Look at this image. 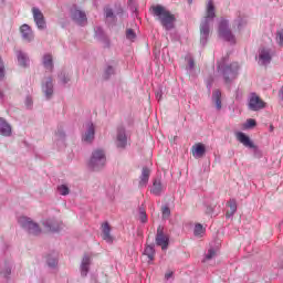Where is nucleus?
Listing matches in <instances>:
<instances>
[{"label":"nucleus","instance_id":"obj_1","mask_svg":"<svg viewBox=\"0 0 283 283\" xmlns=\"http://www.w3.org/2000/svg\"><path fill=\"white\" fill-rule=\"evenodd\" d=\"M216 19V4H213V0H209L206 7V17L201 20L200 23V43L201 45H207V41L209 40V25H211V21Z\"/></svg>","mask_w":283,"mask_h":283},{"label":"nucleus","instance_id":"obj_2","mask_svg":"<svg viewBox=\"0 0 283 283\" xmlns=\"http://www.w3.org/2000/svg\"><path fill=\"white\" fill-rule=\"evenodd\" d=\"M151 10L153 14H155V17H158L165 30H174V23H176V15L171 14L170 11H168L167 9H165V7L160 4L153 6Z\"/></svg>","mask_w":283,"mask_h":283},{"label":"nucleus","instance_id":"obj_3","mask_svg":"<svg viewBox=\"0 0 283 283\" xmlns=\"http://www.w3.org/2000/svg\"><path fill=\"white\" fill-rule=\"evenodd\" d=\"M107 164V156L105 155V150L97 148L93 150L88 167L93 169V171H101V169L105 168V165Z\"/></svg>","mask_w":283,"mask_h":283},{"label":"nucleus","instance_id":"obj_4","mask_svg":"<svg viewBox=\"0 0 283 283\" xmlns=\"http://www.w3.org/2000/svg\"><path fill=\"white\" fill-rule=\"evenodd\" d=\"M218 70H221L224 83H231L238 76V70H240V65L238 62L231 63L230 65H226L224 62L218 64Z\"/></svg>","mask_w":283,"mask_h":283},{"label":"nucleus","instance_id":"obj_5","mask_svg":"<svg viewBox=\"0 0 283 283\" xmlns=\"http://www.w3.org/2000/svg\"><path fill=\"white\" fill-rule=\"evenodd\" d=\"M18 222L24 231L30 233V235H39L41 233V227H39V223L32 221L28 217H20Z\"/></svg>","mask_w":283,"mask_h":283},{"label":"nucleus","instance_id":"obj_6","mask_svg":"<svg viewBox=\"0 0 283 283\" xmlns=\"http://www.w3.org/2000/svg\"><path fill=\"white\" fill-rule=\"evenodd\" d=\"M219 36L223 39V41H227L228 43H232L234 45L235 43V35L229 28V20H221L219 23Z\"/></svg>","mask_w":283,"mask_h":283},{"label":"nucleus","instance_id":"obj_7","mask_svg":"<svg viewBox=\"0 0 283 283\" xmlns=\"http://www.w3.org/2000/svg\"><path fill=\"white\" fill-rule=\"evenodd\" d=\"M41 87L45 99L51 101L52 96H54V78L52 76L44 77Z\"/></svg>","mask_w":283,"mask_h":283},{"label":"nucleus","instance_id":"obj_8","mask_svg":"<svg viewBox=\"0 0 283 283\" xmlns=\"http://www.w3.org/2000/svg\"><path fill=\"white\" fill-rule=\"evenodd\" d=\"M32 14H33V21L38 28V30H46L48 23L45 22V15H43V12L41 9L33 7L32 8Z\"/></svg>","mask_w":283,"mask_h":283},{"label":"nucleus","instance_id":"obj_9","mask_svg":"<svg viewBox=\"0 0 283 283\" xmlns=\"http://www.w3.org/2000/svg\"><path fill=\"white\" fill-rule=\"evenodd\" d=\"M165 228L163 226H159L157 228V234L155 238V242L157 247H161L163 251H167L169 248V237L165 234Z\"/></svg>","mask_w":283,"mask_h":283},{"label":"nucleus","instance_id":"obj_10","mask_svg":"<svg viewBox=\"0 0 283 283\" xmlns=\"http://www.w3.org/2000/svg\"><path fill=\"white\" fill-rule=\"evenodd\" d=\"M248 105L251 112H260V109H264V107H266V103L255 93H251Z\"/></svg>","mask_w":283,"mask_h":283},{"label":"nucleus","instance_id":"obj_11","mask_svg":"<svg viewBox=\"0 0 283 283\" xmlns=\"http://www.w3.org/2000/svg\"><path fill=\"white\" fill-rule=\"evenodd\" d=\"M95 136H96V128L94 126V123L86 122L85 123V132L82 135V140L84 143H94Z\"/></svg>","mask_w":283,"mask_h":283},{"label":"nucleus","instance_id":"obj_12","mask_svg":"<svg viewBox=\"0 0 283 283\" xmlns=\"http://www.w3.org/2000/svg\"><path fill=\"white\" fill-rule=\"evenodd\" d=\"M43 227L46 229V231H51V233H59L63 227V223L56 218H50L43 221Z\"/></svg>","mask_w":283,"mask_h":283},{"label":"nucleus","instance_id":"obj_13","mask_svg":"<svg viewBox=\"0 0 283 283\" xmlns=\"http://www.w3.org/2000/svg\"><path fill=\"white\" fill-rule=\"evenodd\" d=\"M115 145L118 149H125L127 147V133L123 126L117 127Z\"/></svg>","mask_w":283,"mask_h":283},{"label":"nucleus","instance_id":"obj_14","mask_svg":"<svg viewBox=\"0 0 283 283\" xmlns=\"http://www.w3.org/2000/svg\"><path fill=\"white\" fill-rule=\"evenodd\" d=\"M90 266H92V254L84 253L80 265L81 277H87V273H90Z\"/></svg>","mask_w":283,"mask_h":283},{"label":"nucleus","instance_id":"obj_15","mask_svg":"<svg viewBox=\"0 0 283 283\" xmlns=\"http://www.w3.org/2000/svg\"><path fill=\"white\" fill-rule=\"evenodd\" d=\"M237 139L241 145L244 147H248L249 149H254V154H258V146L251 140V137H249L247 134L239 132L237 133Z\"/></svg>","mask_w":283,"mask_h":283},{"label":"nucleus","instance_id":"obj_16","mask_svg":"<svg viewBox=\"0 0 283 283\" xmlns=\"http://www.w3.org/2000/svg\"><path fill=\"white\" fill-rule=\"evenodd\" d=\"M248 23L249 20L247 19V14L242 13V11H239L237 12V18L232 22V28H237L239 32H242Z\"/></svg>","mask_w":283,"mask_h":283},{"label":"nucleus","instance_id":"obj_17","mask_svg":"<svg viewBox=\"0 0 283 283\" xmlns=\"http://www.w3.org/2000/svg\"><path fill=\"white\" fill-rule=\"evenodd\" d=\"M71 19H73L77 25H85L87 23V15L85 14V11H81L78 9H73L71 11Z\"/></svg>","mask_w":283,"mask_h":283},{"label":"nucleus","instance_id":"obj_18","mask_svg":"<svg viewBox=\"0 0 283 283\" xmlns=\"http://www.w3.org/2000/svg\"><path fill=\"white\" fill-rule=\"evenodd\" d=\"M20 32L23 41H27V43H32V41H34V32L29 24H22L20 27Z\"/></svg>","mask_w":283,"mask_h":283},{"label":"nucleus","instance_id":"obj_19","mask_svg":"<svg viewBox=\"0 0 283 283\" xmlns=\"http://www.w3.org/2000/svg\"><path fill=\"white\" fill-rule=\"evenodd\" d=\"M95 36L97 41H101V43H104L106 48H109V38L107 34H105V31L102 27H96L95 29Z\"/></svg>","mask_w":283,"mask_h":283},{"label":"nucleus","instance_id":"obj_20","mask_svg":"<svg viewBox=\"0 0 283 283\" xmlns=\"http://www.w3.org/2000/svg\"><path fill=\"white\" fill-rule=\"evenodd\" d=\"M15 55L20 67H28L30 65V57L28 56V53L18 50L15 51Z\"/></svg>","mask_w":283,"mask_h":283},{"label":"nucleus","instance_id":"obj_21","mask_svg":"<svg viewBox=\"0 0 283 283\" xmlns=\"http://www.w3.org/2000/svg\"><path fill=\"white\" fill-rule=\"evenodd\" d=\"M0 135L6 137L12 136V126L3 117H0Z\"/></svg>","mask_w":283,"mask_h":283},{"label":"nucleus","instance_id":"obj_22","mask_svg":"<svg viewBox=\"0 0 283 283\" xmlns=\"http://www.w3.org/2000/svg\"><path fill=\"white\" fill-rule=\"evenodd\" d=\"M102 238L105 242L112 243L114 242V238L112 237V227H109L108 222H105L102 226Z\"/></svg>","mask_w":283,"mask_h":283},{"label":"nucleus","instance_id":"obj_23","mask_svg":"<svg viewBox=\"0 0 283 283\" xmlns=\"http://www.w3.org/2000/svg\"><path fill=\"white\" fill-rule=\"evenodd\" d=\"M211 101L216 105V109H218V112H220V109H222V92L218 88L214 90L212 92Z\"/></svg>","mask_w":283,"mask_h":283},{"label":"nucleus","instance_id":"obj_24","mask_svg":"<svg viewBox=\"0 0 283 283\" xmlns=\"http://www.w3.org/2000/svg\"><path fill=\"white\" fill-rule=\"evenodd\" d=\"M205 154H207V148L205 147V144L198 143L195 146H192L193 158H202Z\"/></svg>","mask_w":283,"mask_h":283},{"label":"nucleus","instance_id":"obj_25","mask_svg":"<svg viewBox=\"0 0 283 283\" xmlns=\"http://www.w3.org/2000/svg\"><path fill=\"white\" fill-rule=\"evenodd\" d=\"M259 59L261 61V65H269L271 63V50L269 49H261L259 52Z\"/></svg>","mask_w":283,"mask_h":283},{"label":"nucleus","instance_id":"obj_26","mask_svg":"<svg viewBox=\"0 0 283 283\" xmlns=\"http://www.w3.org/2000/svg\"><path fill=\"white\" fill-rule=\"evenodd\" d=\"M149 176H151V170L147 167H144L139 177V187H147V184L149 182Z\"/></svg>","mask_w":283,"mask_h":283},{"label":"nucleus","instance_id":"obj_27","mask_svg":"<svg viewBox=\"0 0 283 283\" xmlns=\"http://www.w3.org/2000/svg\"><path fill=\"white\" fill-rule=\"evenodd\" d=\"M42 64H43L45 70H48L49 72H53V70H54V60L52 57V54H44L43 60H42Z\"/></svg>","mask_w":283,"mask_h":283},{"label":"nucleus","instance_id":"obj_28","mask_svg":"<svg viewBox=\"0 0 283 283\" xmlns=\"http://www.w3.org/2000/svg\"><path fill=\"white\" fill-rule=\"evenodd\" d=\"M114 74H116V69L112 64H107L103 73L104 81H109Z\"/></svg>","mask_w":283,"mask_h":283},{"label":"nucleus","instance_id":"obj_29","mask_svg":"<svg viewBox=\"0 0 283 283\" xmlns=\"http://www.w3.org/2000/svg\"><path fill=\"white\" fill-rule=\"evenodd\" d=\"M150 193H154V196H160L163 193V182H160V179L154 180Z\"/></svg>","mask_w":283,"mask_h":283},{"label":"nucleus","instance_id":"obj_30","mask_svg":"<svg viewBox=\"0 0 283 283\" xmlns=\"http://www.w3.org/2000/svg\"><path fill=\"white\" fill-rule=\"evenodd\" d=\"M106 21L109 23H114L116 21V14H114V10L112 8L104 9Z\"/></svg>","mask_w":283,"mask_h":283},{"label":"nucleus","instance_id":"obj_31","mask_svg":"<svg viewBox=\"0 0 283 283\" xmlns=\"http://www.w3.org/2000/svg\"><path fill=\"white\" fill-rule=\"evenodd\" d=\"M144 255H147L148 260H150V261L154 260V255H156V250L154 249V244L153 245H147L145 248Z\"/></svg>","mask_w":283,"mask_h":283},{"label":"nucleus","instance_id":"obj_32","mask_svg":"<svg viewBox=\"0 0 283 283\" xmlns=\"http://www.w3.org/2000/svg\"><path fill=\"white\" fill-rule=\"evenodd\" d=\"M46 264L50 269H55L56 264H59V260L52 255H49L46 259Z\"/></svg>","mask_w":283,"mask_h":283},{"label":"nucleus","instance_id":"obj_33","mask_svg":"<svg viewBox=\"0 0 283 283\" xmlns=\"http://www.w3.org/2000/svg\"><path fill=\"white\" fill-rule=\"evenodd\" d=\"M57 192L60 196H69L70 195V187L65 185L57 186Z\"/></svg>","mask_w":283,"mask_h":283},{"label":"nucleus","instance_id":"obj_34","mask_svg":"<svg viewBox=\"0 0 283 283\" xmlns=\"http://www.w3.org/2000/svg\"><path fill=\"white\" fill-rule=\"evenodd\" d=\"M228 207L230 208V211L232 213H235V211H238V202L235 201V199H230L228 201Z\"/></svg>","mask_w":283,"mask_h":283},{"label":"nucleus","instance_id":"obj_35","mask_svg":"<svg viewBox=\"0 0 283 283\" xmlns=\"http://www.w3.org/2000/svg\"><path fill=\"white\" fill-rule=\"evenodd\" d=\"M56 140H65V130H63V127H59L55 132Z\"/></svg>","mask_w":283,"mask_h":283},{"label":"nucleus","instance_id":"obj_36","mask_svg":"<svg viewBox=\"0 0 283 283\" xmlns=\"http://www.w3.org/2000/svg\"><path fill=\"white\" fill-rule=\"evenodd\" d=\"M139 220L145 224L147 222V212L145 211V208L140 207L139 208Z\"/></svg>","mask_w":283,"mask_h":283},{"label":"nucleus","instance_id":"obj_37","mask_svg":"<svg viewBox=\"0 0 283 283\" xmlns=\"http://www.w3.org/2000/svg\"><path fill=\"white\" fill-rule=\"evenodd\" d=\"M161 213H163L164 220H167V218H169V216H171V209H169V206L163 207Z\"/></svg>","mask_w":283,"mask_h":283},{"label":"nucleus","instance_id":"obj_38","mask_svg":"<svg viewBox=\"0 0 283 283\" xmlns=\"http://www.w3.org/2000/svg\"><path fill=\"white\" fill-rule=\"evenodd\" d=\"M59 78L61 83H63V85H67V83H70V77L67 76V74H65V72H61L59 74Z\"/></svg>","mask_w":283,"mask_h":283},{"label":"nucleus","instance_id":"obj_39","mask_svg":"<svg viewBox=\"0 0 283 283\" xmlns=\"http://www.w3.org/2000/svg\"><path fill=\"white\" fill-rule=\"evenodd\" d=\"M126 39H128V41H134V39H136V32L134 29L126 30Z\"/></svg>","mask_w":283,"mask_h":283},{"label":"nucleus","instance_id":"obj_40","mask_svg":"<svg viewBox=\"0 0 283 283\" xmlns=\"http://www.w3.org/2000/svg\"><path fill=\"white\" fill-rule=\"evenodd\" d=\"M216 207H218L217 203L208 205V206H207V209H206V213H207L208 216L213 214V213L216 212Z\"/></svg>","mask_w":283,"mask_h":283},{"label":"nucleus","instance_id":"obj_41","mask_svg":"<svg viewBox=\"0 0 283 283\" xmlns=\"http://www.w3.org/2000/svg\"><path fill=\"white\" fill-rule=\"evenodd\" d=\"M276 41L281 48H283V29L276 32Z\"/></svg>","mask_w":283,"mask_h":283},{"label":"nucleus","instance_id":"obj_42","mask_svg":"<svg viewBox=\"0 0 283 283\" xmlns=\"http://www.w3.org/2000/svg\"><path fill=\"white\" fill-rule=\"evenodd\" d=\"M6 77V66L3 65V60L0 57V81Z\"/></svg>","mask_w":283,"mask_h":283},{"label":"nucleus","instance_id":"obj_43","mask_svg":"<svg viewBox=\"0 0 283 283\" xmlns=\"http://www.w3.org/2000/svg\"><path fill=\"white\" fill-rule=\"evenodd\" d=\"M202 233H205V228L202 227V224L197 223L195 226V235H201Z\"/></svg>","mask_w":283,"mask_h":283},{"label":"nucleus","instance_id":"obj_44","mask_svg":"<svg viewBox=\"0 0 283 283\" xmlns=\"http://www.w3.org/2000/svg\"><path fill=\"white\" fill-rule=\"evenodd\" d=\"M0 273L1 275H3V277H10L12 273V268L10 265H7L4 270H2Z\"/></svg>","mask_w":283,"mask_h":283},{"label":"nucleus","instance_id":"obj_45","mask_svg":"<svg viewBox=\"0 0 283 283\" xmlns=\"http://www.w3.org/2000/svg\"><path fill=\"white\" fill-rule=\"evenodd\" d=\"M255 125H258V122H255V119H253V118H249L245 123L247 129H253V127H255Z\"/></svg>","mask_w":283,"mask_h":283},{"label":"nucleus","instance_id":"obj_46","mask_svg":"<svg viewBox=\"0 0 283 283\" xmlns=\"http://www.w3.org/2000/svg\"><path fill=\"white\" fill-rule=\"evenodd\" d=\"M213 258H216V250L209 249L208 253L206 254V260H213Z\"/></svg>","mask_w":283,"mask_h":283},{"label":"nucleus","instance_id":"obj_47","mask_svg":"<svg viewBox=\"0 0 283 283\" xmlns=\"http://www.w3.org/2000/svg\"><path fill=\"white\" fill-rule=\"evenodd\" d=\"M193 67H196V61H193L192 57H189L187 70H193Z\"/></svg>","mask_w":283,"mask_h":283},{"label":"nucleus","instance_id":"obj_48","mask_svg":"<svg viewBox=\"0 0 283 283\" xmlns=\"http://www.w3.org/2000/svg\"><path fill=\"white\" fill-rule=\"evenodd\" d=\"M156 98L158 102L163 101V91L161 90L156 92Z\"/></svg>","mask_w":283,"mask_h":283},{"label":"nucleus","instance_id":"obj_49","mask_svg":"<svg viewBox=\"0 0 283 283\" xmlns=\"http://www.w3.org/2000/svg\"><path fill=\"white\" fill-rule=\"evenodd\" d=\"M235 213L234 212H232L231 210H228L227 212H226V218H233V216H234Z\"/></svg>","mask_w":283,"mask_h":283},{"label":"nucleus","instance_id":"obj_50","mask_svg":"<svg viewBox=\"0 0 283 283\" xmlns=\"http://www.w3.org/2000/svg\"><path fill=\"white\" fill-rule=\"evenodd\" d=\"M166 280H169L170 277H174V272H167L165 274Z\"/></svg>","mask_w":283,"mask_h":283},{"label":"nucleus","instance_id":"obj_51","mask_svg":"<svg viewBox=\"0 0 283 283\" xmlns=\"http://www.w3.org/2000/svg\"><path fill=\"white\" fill-rule=\"evenodd\" d=\"M27 105H32V99L30 97L27 98Z\"/></svg>","mask_w":283,"mask_h":283},{"label":"nucleus","instance_id":"obj_52","mask_svg":"<svg viewBox=\"0 0 283 283\" xmlns=\"http://www.w3.org/2000/svg\"><path fill=\"white\" fill-rule=\"evenodd\" d=\"M3 92L0 91V99H3Z\"/></svg>","mask_w":283,"mask_h":283},{"label":"nucleus","instance_id":"obj_53","mask_svg":"<svg viewBox=\"0 0 283 283\" xmlns=\"http://www.w3.org/2000/svg\"><path fill=\"white\" fill-rule=\"evenodd\" d=\"M273 129H274V128H273V125H271V126H270V132H273Z\"/></svg>","mask_w":283,"mask_h":283},{"label":"nucleus","instance_id":"obj_54","mask_svg":"<svg viewBox=\"0 0 283 283\" xmlns=\"http://www.w3.org/2000/svg\"><path fill=\"white\" fill-rule=\"evenodd\" d=\"M208 88H209V91L211 90V83L208 84Z\"/></svg>","mask_w":283,"mask_h":283},{"label":"nucleus","instance_id":"obj_55","mask_svg":"<svg viewBox=\"0 0 283 283\" xmlns=\"http://www.w3.org/2000/svg\"><path fill=\"white\" fill-rule=\"evenodd\" d=\"M188 3H193V0H188Z\"/></svg>","mask_w":283,"mask_h":283}]
</instances>
